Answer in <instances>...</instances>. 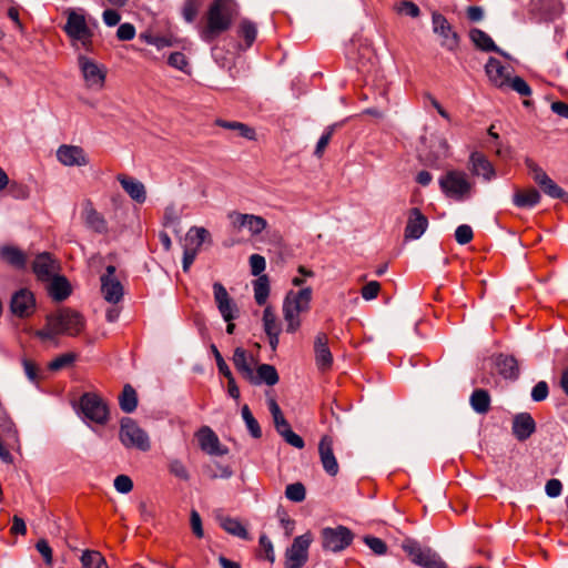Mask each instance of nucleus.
Segmentation results:
<instances>
[{"instance_id": "obj_1", "label": "nucleus", "mask_w": 568, "mask_h": 568, "mask_svg": "<svg viewBox=\"0 0 568 568\" xmlns=\"http://www.w3.org/2000/svg\"><path fill=\"white\" fill-rule=\"evenodd\" d=\"M45 322V326L34 333L41 341H53L62 334L75 336L84 328L83 316L70 308L48 315Z\"/></svg>"}, {"instance_id": "obj_2", "label": "nucleus", "mask_w": 568, "mask_h": 568, "mask_svg": "<svg viewBox=\"0 0 568 568\" xmlns=\"http://www.w3.org/2000/svg\"><path fill=\"white\" fill-rule=\"evenodd\" d=\"M234 16L233 0H214L206 13L205 26L200 30L201 39L211 43L232 26Z\"/></svg>"}, {"instance_id": "obj_3", "label": "nucleus", "mask_w": 568, "mask_h": 568, "mask_svg": "<svg viewBox=\"0 0 568 568\" xmlns=\"http://www.w3.org/2000/svg\"><path fill=\"white\" fill-rule=\"evenodd\" d=\"M312 296L313 291L311 287L287 292L282 306L287 333L294 334L300 329L302 325L301 315L310 311Z\"/></svg>"}, {"instance_id": "obj_4", "label": "nucleus", "mask_w": 568, "mask_h": 568, "mask_svg": "<svg viewBox=\"0 0 568 568\" xmlns=\"http://www.w3.org/2000/svg\"><path fill=\"white\" fill-rule=\"evenodd\" d=\"M67 22L63 31L71 40V44L77 50L84 49L85 51L92 50L93 30L89 26L85 16L81 10L68 9Z\"/></svg>"}, {"instance_id": "obj_5", "label": "nucleus", "mask_w": 568, "mask_h": 568, "mask_svg": "<svg viewBox=\"0 0 568 568\" xmlns=\"http://www.w3.org/2000/svg\"><path fill=\"white\" fill-rule=\"evenodd\" d=\"M439 186L442 192L455 201L470 199L474 192V182L468 174L460 170H449L440 176Z\"/></svg>"}, {"instance_id": "obj_6", "label": "nucleus", "mask_w": 568, "mask_h": 568, "mask_svg": "<svg viewBox=\"0 0 568 568\" xmlns=\"http://www.w3.org/2000/svg\"><path fill=\"white\" fill-rule=\"evenodd\" d=\"M78 67L88 90L100 92L104 89L108 71L103 64L84 54H80L78 57Z\"/></svg>"}, {"instance_id": "obj_7", "label": "nucleus", "mask_w": 568, "mask_h": 568, "mask_svg": "<svg viewBox=\"0 0 568 568\" xmlns=\"http://www.w3.org/2000/svg\"><path fill=\"white\" fill-rule=\"evenodd\" d=\"M79 410L84 422L104 425L109 420V408L95 393H85L80 397Z\"/></svg>"}, {"instance_id": "obj_8", "label": "nucleus", "mask_w": 568, "mask_h": 568, "mask_svg": "<svg viewBox=\"0 0 568 568\" xmlns=\"http://www.w3.org/2000/svg\"><path fill=\"white\" fill-rule=\"evenodd\" d=\"M120 440L128 448L148 452L151 448L148 434L131 418H123L120 427Z\"/></svg>"}, {"instance_id": "obj_9", "label": "nucleus", "mask_w": 568, "mask_h": 568, "mask_svg": "<svg viewBox=\"0 0 568 568\" xmlns=\"http://www.w3.org/2000/svg\"><path fill=\"white\" fill-rule=\"evenodd\" d=\"M322 547L324 550L341 552L346 549L354 539V534L345 526L325 527L321 531Z\"/></svg>"}, {"instance_id": "obj_10", "label": "nucleus", "mask_w": 568, "mask_h": 568, "mask_svg": "<svg viewBox=\"0 0 568 568\" xmlns=\"http://www.w3.org/2000/svg\"><path fill=\"white\" fill-rule=\"evenodd\" d=\"M313 541L311 532H305L293 539L285 551L284 568H302L308 560V549Z\"/></svg>"}, {"instance_id": "obj_11", "label": "nucleus", "mask_w": 568, "mask_h": 568, "mask_svg": "<svg viewBox=\"0 0 568 568\" xmlns=\"http://www.w3.org/2000/svg\"><path fill=\"white\" fill-rule=\"evenodd\" d=\"M402 548L412 558L413 562L425 568H445L442 559L430 549L423 548L413 539L404 540Z\"/></svg>"}, {"instance_id": "obj_12", "label": "nucleus", "mask_w": 568, "mask_h": 568, "mask_svg": "<svg viewBox=\"0 0 568 568\" xmlns=\"http://www.w3.org/2000/svg\"><path fill=\"white\" fill-rule=\"evenodd\" d=\"M526 166L534 179V181L541 187V190L552 199H567V193L552 181L547 173L532 160H526Z\"/></svg>"}, {"instance_id": "obj_13", "label": "nucleus", "mask_w": 568, "mask_h": 568, "mask_svg": "<svg viewBox=\"0 0 568 568\" xmlns=\"http://www.w3.org/2000/svg\"><path fill=\"white\" fill-rule=\"evenodd\" d=\"M433 31L442 38V47L455 51L459 44V36L455 32L447 21V19L440 13H433L432 17Z\"/></svg>"}, {"instance_id": "obj_14", "label": "nucleus", "mask_w": 568, "mask_h": 568, "mask_svg": "<svg viewBox=\"0 0 568 568\" xmlns=\"http://www.w3.org/2000/svg\"><path fill=\"white\" fill-rule=\"evenodd\" d=\"M10 310L20 318L31 316L36 311V298L33 293L27 288H21L16 292L11 297Z\"/></svg>"}, {"instance_id": "obj_15", "label": "nucleus", "mask_w": 568, "mask_h": 568, "mask_svg": "<svg viewBox=\"0 0 568 568\" xmlns=\"http://www.w3.org/2000/svg\"><path fill=\"white\" fill-rule=\"evenodd\" d=\"M57 160L64 166H85L89 156L79 145L62 144L57 150Z\"/></svg>"}, {"instance_id": "obj_16", "label": "nucleus", "mask_w": 568, "mask_h": 568, "mask_svg": "<svg viewBox=\"0 0 568 568\" xmlns=\"http://www.w3.org/2000/svg\"><path fill=\"white\" fill-rule=\"evenodd\" d=\"M195 437L200 448L207 455L223 456L227 454V448L221 445L217 435L209 426L201 427L196 432Z\"/></svg>"}, {"instance_id": "obj_17", "label": "nucleus", "mask_w": 568, "mask_h": 568, "mask_svg": "<svg viewBox=\"0 0 568 568\" xmlns=\"http://www.w3.org/2000/svg\"><path fill=\"white\" fill-rule=\"evenodd\" d=\"M115 266L109 265L106 273L101 277V292L104 300L109 303L116 304L123 296V287L121 283L114 278Z\"/></svg>"}, {"instance_id": "obj_18", "label": "nucleus", "mask_w": 568, "mask_h": 568, "mask_svg": "<svg viewBox=\"0 0 568 568\" xmlns=\"http://www.w3.org/2000/svg\"><path fill=\"white\" fill-rule=\"evenodd\" d=\"M214 300L225 322H231L237 316V307L230 297L226 288L219 282L213 284Z\"/></svg>"}, {"instance_id": "obj_19", "label": "nucleus", "mask_w": 568, "mask_h": 568, "mask_svg": "<svg viewBox=\"0 0 568 568\" xmlns=\"http://www.w3.org/2000/svg\"><path fill=\"white\" fill-rule=\"evenodd\" d=\"M428 227V219L417 207H413L408 212L407 223L405 226V240H418Z\"/></svg>"}, {"instance_id": "obj_20", "label": "nucleus", "mask_w": 568, "mask_h": 568, "mask_svg": "<svg viewBox=\"0 0 568 568\" xmlns=\"http://www.w3.org/2000/svg\"><path fill=\"white\" fill-rule=\"evenodd\" d=\"M81 217L88 229L100 234L108 231L105 219L95 210L93 203L90 200H87L82 203Z\"/></svg>"}, {"instance_id": "obj_21", "label": "nucleus", "mask_w": 568, "mask_h": 568, "mask_svg": "<svg viewBox=\"0 0 568 568\" xmlns=\"http://www.w3.org/2000/svg\"><path fill=\"white\" fill-rule=\"evenodd\" d=\"M318 454L324 470L329 476H336L338 473V463L333 453V439L325 435L321 438L318 444Z\"/></svg>"}, {"instance_id": "obj_22", "label": "nucleus", "mask_w": 568, "mask_h": 568, "mask_svg": "<svg viewBox=\"0 0 568 568\" xmlns=\"http://www.w3.org/2000/svg\"><path fill=\"white\" fill-rule=\"evenodd\" d=\"M315 363L320 371H327L333 364V355L328 347V338L324 333L316 335L314 341Z\"/></svg>"}, {"instance_id": "obj_23", "label": "nucleus", "mask_w": 568, "mask_h": 568, "mask_svg": "<svg viewBox=\"0 0 568 568\" xmlns=\"http://www.w3.org/2000/svg\"><path fill=\"white\" fill-rule=\"evenodd\" d=\"M233 364L237 372L247 381L254 379V365L256 364L253 355L244 348L237 347L233 354Z\"/></svg>"}, {"instance_id": "obj_24", "label": "nucleus", "mask_w": 568, "mask_h": 568, "mask_svg": "<svg viewBox=\"0 0 568 568\" xmlns=\"http://www.w3.org/2000/svg\"><path fill=\"white\" fill-rule=\"evenodd\" d=\"M32 268L37 277L41 281H50L58 270L55 261L49 253L37 255Z\"/></svg>"}, {"instance_id": "obj_25", "label": "nucleus", "mask_w": 568, "mask_h": 568, "mask_svg": "<svg viewBox=\"0 0 568 568\" xmlns=\"http://www.w3.org/2000/svg\"><path fill=\"white\" fill-rule=\"evenodd\" d=\"M116 179L133 201L140 204L145 202L146 191L142 182L125 174H119Z\"/></svg>"}, {"instance_id": "obj_26", "label": "nucleus", "mask_w": 568, "mask_h": 568, "mask_svg": "<svg viewBox=\"0 0 568 568\" xmlns=\"http://www.w3.org/2000/svg\"><path fill=\"white\" fill-rule=\"evenodd\" d=\"M470 170L474 175L483 176L484 180L490 181L495 178V170L489 160L480 152L470 154Z\"/></svg>"}, {"instance_id": "obj_27", "label": "nucleus", "mask_w": 568, "mask_h": 568, "mask_svg": "<svg viewBox=\"0 0 568 568\" xmlns=\"http://www.w3.org/2000/svg\"><path fill=\"white\" fill-rule=\"evenodd\" d=\"M486 73L489 80L499 89H506V83L510 78L507 69L501 64V62L495 58H489L486 63Z\"/></svg>"}, {"instance_id": "obj_28", "label": "nucleus", "mask_w": 568, "mask_h": 568, "mask_svg": "<svg viewBox=\"0 0 568 568\" xmlns=\"http://www.w3.org/2000/svg\"><path fill=\"white\" fill-rule=\"evenodd\" d=\"M535 429V420L528 413H521L514 417L513 433L518 440L527 439Z\"/></svg>"}, {"instance_id": "obj_29", "label": "nucleus", "mask_w": 568, "mask_h": 568, "mask_svg": "<svg viewBox=\"0 0 568 568\" xmlns=\"http://www.w3.org/2000/svg\"><path fill=\"white\" fill-rule=\"evenodd\" d=\"M248 382L255 385L265 383L268 386H273L278 382V374L274 366L261 364L257 366L256 372H254V379Z\"/></svg>"}, {"instance_id": "obj_30", "label": "nucleus", "mask_w": 568, "mask_h": 568, "mask_svg": "<svg viewBox=\"0 0 568 568\" xmlns=\"http://www.w3.org/2000/svg\"><path fill=\"white\" fill-rule=\"evenodd\" d=\"M0 256L8 264L17 267L23 268L27 264L26 254L18 247L11 245H4L0 248Z\"/></svg>"}, {"instance_id": "obj_31", "label": "nucleus", "mask_w": 568, "mask_h": 568, "mask_svg": "<svg viewBox=\"0 0 568 568\" xmlns=\"http://www.w3.org/2000/svg\"><path fill=\"white\" fill-rule=\"evenodd\" d=\"M71 293L69 282L62 276H53L49 285V294L55 301L65 300Z\"/></svg>"}, {"instance_id": "obj_32", "label": "nucleus", "mask_w": 568, "mask_h": 568, "mask_svg": "<svg viewBox=\"0 0 568 568\" xmlns=\"http://www.w3.org/2000/svg\"><path fill=\"white\" fill-rule=\"evenodd\" d=\"M540 201V194L535 189L518 191L514 195V203L518 207H532Z\"/></svg>"}, {"instance_id": "obj_33", "label": "nucleus", "mask_w": 568, "mask_h": 568, "mask_svg": "<svg viewBox=\"0 0 568 568\" xmlns=\"http://www.w3.org/2000/svg\"><path fill=\"white\" fill-rule=\"evenodd\" d=\"M470 405L478 414H485L490 407V396L485 389H476L470 396Z\"/></svg>"}, {"instance_id": "obj_34", "label": "nucleus", "mask_w": 568, "mask_h": 568, "mask_svg": "<svg viewBox=\"0 0 568 568\" xmlns=\"http://www.w3.org/2000/svg\"><path fill=\"white\" fill-rule=\"evenodd\" d=\"M119 404L123 412L132 413L138 406V396L135 389L131 385L123 387L122 394L119 397Z\"/></svg>"}, {"instance_id": "obj_35", "label": "nucleus", "mask_w": 568, "mask_h": 568, "mask_svg": "<svg viewBox=\"0 0 568 568\" xmlns=\"http://www.w3.org/2000/svg\"><path fill=\"white\" fill-rule=\"evenodd\" d=\"M216 125L224 128L226 130L236 131L240 136H243L247 140L255 139L254 129L250 128L248 125H246L244 123L236 122V121L216 120Z\"/></svg>"}, {"instance_id": "obj_36", "label": "nucleus", "mask_w": 568, "mask_h": 568, "mask_svg": "<svg viewBox=\"0 0 568 568\" xmlns=\"http://www.w3.org/2000/svg\"><path fill=\"white\" fill-rule=\"evenodd\" d=\"M471 41L484 51H496L499 52V49L495 45L493 39L483 30L473 29L470 31Z\"/></svg>"}, {"instance_id": "obj_37", "label": "nucleus", "mask_w": 568, "mask_h": 568, "mask_svg": "<svg viewBox=\"0 0 568 568\" xmlns=\"http://www.w3.org/2000/svg\"><path fill=\"white\" fill-rule=\"evenodd\" d=\"M254 298L258 305H264L270 295V282L266 275H260L253 283Z\"/></svg>"}, {"instance_id": "obj_38", "label": "nucleus", "mask_w": 568, "mask_h": 568, "mask_svg": "<svg viewBox=\"0 0 568 568\" xmlns=\"http://www.w3.org/2000/svg\"><path fill=\"white\" fill-rule=\"evenodd\" d=\"M221 527L229 534L236 536L242 539H248V532L240 520L231 517H224L221 519Z\"/></svg>"}, {"instance_id": "obj_39", "label": "nucleus", "mask_w": 568, "mask_h": 568, "mask_svg": "<svg viewBox=\"0 0 568 568\" xmlns=\"http://www.w3.org/2000/svg\"><path fill=\"white\" fill-rule=\"evenodd\" d=\"M237 33L245 40V48H250L256 39V24L247 19H243L239 23Z\"/></svg>"}, {"instance_id": "obj_40", "label": "nucleus", "mask_w": 568, "mask_h": 568, "mask_svg": "<svg viewBox=\"0 0 568 568\" xmlns=\"http://www.w3.org/2000/svg\"><path fill=\"white\" fill-rule=\"evenodd\" d=\"M83 568H108L104 557L97 550H85L81 556Z\"/></svg>"}, {"instance_id": "obj_41", "label": "nucleus", "mask_w": 568, "mask_h": 568, "mask_svg": "<svg viewBox=\"0 0 568 568\" xmlns=\"http://www.w3.org/2000/svg\"><path fill=\"white\" fill-rule=\"evenodd\" d=\"M263 327L265 333H281L282 326L277 320L276 313L271 306H266L263 311Z\"/></svg>"}, {"instance_id": "obj_42", "label": "nucleus", "mask_w": 568, "mask_h": 568, "mask_svg": "<svg viewBox=\"0 0 568 568\" xmlns=\"http://www.w3.org/2000/svg\"><path fill=\"white\" fill-rule=\"evenodd\" d=\"M210 233L204 227L193 226L189 230L186 234V241L189 242L190 247L200 250L202 244L209 239Z\"/></svg>"}, {"instance_id": "obj_43", "label": "nucleus", "mask_w": 568, "mask_h": 568, "mask_svg": "<svg viewBox=\"0 0 568 568\" xmlns=\"http://www.w3.org/2000/svg\"><path fill=\"white\" fill-rule=\"evenodd\" d=\"M0 432L4 434L10 442L19 444V437L17 428L13 422L7 416L3 409L0 407Z\"/></svg>"}, {"instance_id": "obj_44", "label": "nucleus", "mask_w": 568, "mask_h": 568, "mask_svg": "<svg viewBox=\"0 0 568 568\" xmlns=\"http://www.w3.org/2000/svg\"><path fill=\"white\" fill-rule=\"evenodd\" d=\"M242 418L246 425L247 430L254 438H260L262 436V429L260 427L258 422L253 416L250 407L244 405L241 409Z\"/></svg>"}, {"instance_id": "obj_45", "label": "nucleus", "mask_w": 568, "mask_h": 568, "mask_svg": "<svg viewBox=\"0 0 568 568\" xmlns=\"http://www.w3.org/2000/svg\"><path fill=\"white\" fill-rule=\"evenodd\" d=\"M498 367L500 374L505 378H516L518 376L519 369L517 365V361L511 356H505L499 359Z\"/></svg>"}, {"instance_id": "obj_46", "label": "nucleus", "mask_w": 568, "mask_h": 568, "mask_svg": "<svg viewBox=\"0 0 568 568\" xmlns=\"http://www.w3.org/2000/svg\"><path fill=\"white\" fill-rule=\"evenodd\" d=\"M267 226V222L260 215L248 214L245 222V229L248 230L251 235L255 236L261 234Z\"/></svg>"}, {"instance_id": "obj_47", "label": "nucleus", "mask_w": 568, "mask_h": 568, "mask_svg": "<svg viewBox=\"0 0 568 568\" xmlns=\"http://www.w3.org/2000/svg\"><path fill=\"white\" fill-rule=\"evenodd\" d=\"M285 496L294 503H301L306 497L305 487L302 483L290 484L285 488Z\"/></svg>"}, {"instance_id": "obj_48", "label": "nucleus", "mask_w": 568, "mask_h": 568, "mask_svg": "<svg viewBox=\"0 0 568 568\" xmlns=\"http://www.w3.org/2000/svg\"><path fill=\"white\" fill-rule=\"evenodd\" d=\"M508 88L516 91L521 97H529L531 94L530 87L520 77H510L506 83V89Z\"/></svg>"}, {"instance_id": "obj_49", "label": "nucleus", "mask_w": 568, "mask_h": 568, "mask_svg": "<svg viewBox=\"0 0 568 568\" xmlns=\"http://www.w3.org/2000/svg\"><path fill=\"white\" fill-rule=\"evenodd\" d=\"M168 63L174 68L178 69L186 74H190L191 69L189 65L187 58L182 52H173L170 54L168 59Z\"/></svg>"}, {"instance_id": "obj_50", "label": "nucleus", "mask_w": 568, "mask_h": 568, "mask_svg": "<svg viewBox=\"0 0 568 568\" xmlns=\"http://www.w3.org/2000/svg\"><path fill=\"white\" fill-rule=\"evenodd\" d=\"M169 471L182 480H189L190 474L182 460L173 458L169 462Z\"/></svg>"}, {"instance_id": "obj_51", "label": "nucleus", "mask_w": 568, "mask_h": 568, "mask_svg": "<svg viewBox=\"0 0 568 568\" xmlns=\"http://www.w3.org/2000/svg\"><path fill=\"white\" fill-rule=\"evenodd\" d=\"M201 4L202 0H185L182 9V14L186 22L194 21Z\"/></svg>"}, {"instance_id": "obj_52", "label": "nucleus", "mask_w": 568, "mask_h": 568, "mask_svg": "<svg viewBox=\"0 0 568 568\" xmlns=\"http://www.w3.org/2000/svg\"><path fill=\"white\" fill-rule=\"evenodd\" d=\"M364 542L376 555H385L387 551V545L381 538L366 536L364 537Z\"/></svg>"}, {"instance_id": "obj_53", "label": "nucleus", "mask_w": 568, "mask_h": 568, "mask_svg": "<svg viewBox=\"0 0 568 568\" xmlns=\"http://www.w3.org/2000/svg\"><path fill=\"white\" fill-rule=\"evenodd\" d=\"M473 230L467 224L459 225L455 231V240L458 244L465 245L473 240Z\"/></svg>"}, {"instance_id": "obj_54", "label": "nucleus", "mask_w": 568, "mask_h": 568, "mask_svg": "<svg viewBox=\"0 0 568 568\" xmlns=\"http://www.w3.org/2000/svg\"><path fill=\"white\" fill-rule=\"evenodd\" d=\"M75 359V356L71 353L62 354L49 363L51 371H59L71 365Z\"/></svg>"}, {"instance_id": "obj_55", "label": "nucleus", "mask_w": 568, "mask_h": 568, "mask_svg": "<svg viewBox=\"0 0 568 568\" xmlns=\"http://www.w3.org/2000/svg\"><path fill=\"white\" fill-rule=\"evenodd\" d=\"M379 291L381 284L377 281H371L362 287L361 294L365 301H372L377 297Z\"/></svg>"}, {"instance_id": "obj_56", "label": "nucleus", "mask_w": 568, "mask_h": 568, "mask_svg": "<svg viewBox=\"0 0 568 568\" xmlns=\"http://www.w3.org/2000/svg\"><path fill=\"white\" fill-rule=\"evenodd\" d=\"M333 132H334V126H328L325 130V132L322 134L320 140L317 141V144H316V148H315V151H314V154L317 158H321L323 155L326 146L328 145V143H329L331 139H332Z\"/></svg>"}, {"instance_id": "obj_57", "label": "nucleus", "mask_w": 568, "mask_h": 568, "mask_svg": "<svg viewBox=\"0 0 568 568\" xmlns=\"http://www.w3.org/2000/svg\"><path fill=\"white\" fill-rule=\"evenodd\" d=\"M114 488L120 494H129L133 489V481L126 475H119L114 479Z\"/></svg>"}, {"instance_id": "obj_58", "label": "nucleus", "mask_w": 568, "mask_h": 568, "mask_svg": "<svg viewBox=\"0 0 568 568\" xmlns=\"http://www.w3.org/2000/svg\"><path fill=\"white\" fill-rule=\"evenodd\" d=\"M251 273L254 276H260L266 267L265 258L260 254H252L250 256Z\"/></svg>"}, {"instance_id": "obj_59", "label": "nucleus", "mask_w": 568, "mask_h": 568, "mask_svg": "<svg viewBox=\"0 0 568 568\" xmlns=\"http://www.w3.org/2000/svg\"><path fill=\"white\" fill-rule=\"evenodd\" d=\"M396 10L398 13L409 16L412 18H417L420 13L418 6L410 1L400 2Z\"/></svg>"}, {"instance_id": "obj_60", "label": "nucleus", "mask_w": 568, "mask_h": 568, "mask_svg": "<svg viewBox=\"0 0 568 568\" xmlns=\"http://www.w3.org/2000/svg\"><path fill=\"white\" fill-rule=\"evenodd\" d=\"M549 389L546 382L540 381L538 382L531 390V398L535 402H541L545 400L548 396Z\"/></svg>"}, {"instance_id": "obj_61", "label": "nucleus", "mask_w": 568, "mask_h": 568, "mask_svg": "<svg viewBox=\"0 0 568 568\" xmlns=\"http://www.w3.org/2000/svg\"><path fill=\"white\" fill-rule=\"evenodd\" d=\"M22 366L24 369V374L27 375L28 379L32 383H37L39 378V368L38 366L28 358L22 359Z\"/></svg>"}, {"instance_id": "obj_62", "label": "nucleus", "mask_w": 568, "mask_h": 568, "mask_svg": "<svg viewBox=\"0 0 568 568\" xmlns=\"http://www.w3.org/2000/svg\"><path fill=\"white\" fill-rule=\"evenodd\" d=\"M281 436L288 445L295 448L302 449L305 445L303 438L295 434L291 428L282 433Z\"/></svg>"}, {"instance_id": "obj_63", "label": "nucleus", "mask_w": 568, "mask_h": 568, "mask_svg": "<svg viewBox=\"0 0 568 568\" xmlns=\"http://www.w3.org/2000/svg\"><path fill=\"white\" fill-rule=\"evenodd\" d=\"M36 548L39 554L43 557L47 565H52L53 556L52 549L45 539H40L36 544Z\"/></svg>"}, {"instance_id": "obj_64", "label": "nucleus", "mask_w": 568, "mask_h": 568, "mask_svg": "<svg viewBox=\"0 0 568 568\" xmlns=\"http://www.w3.org/2000/svg\"><path fill=\"white\" fill-rule=\"evenodd\" d=\"M116 37L121 41H130L135 37V28L131 23H122L118 28Z\"/></svg>"}]
</instances>
